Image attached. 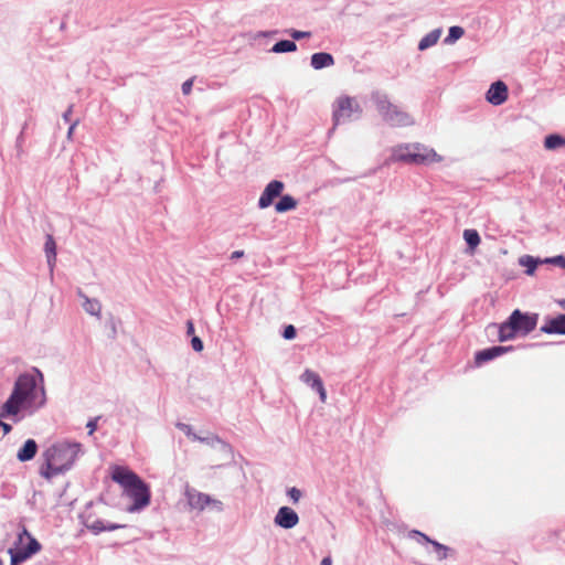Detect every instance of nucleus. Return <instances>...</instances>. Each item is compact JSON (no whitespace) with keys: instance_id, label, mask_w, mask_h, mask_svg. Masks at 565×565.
Wrapping results in <instances>:
<instances>
[{"instance_id":"nucleus-22","label":"nucleus","mask_w":565,"mask_h":565,"mask_svg":"<svg viewBox=\"0 0 565 565\" xmlns=\"http://www.w3.org/2000/svg\"><path fill=\"white\" fill-rule=\"evenodd\" d=\"M44 252L47 260V265L50 267L51 273L53 271V268L55 266L56 262V244L51 234L46 235V241L44 245Z\"/></svg>"},{"instance_id":"nucleus-30","label":"nucleus","mask_w":565,"mask_h":565,"mask_svg":"<svg viewBox=\"0 0 565 565\" xmlns=\"http://www.w3.org/2000/svg\"><path fill=\"white\" fill-rule=\"evenodd\" d=\"M463 238L470 248H476L480 243V236L476 230H465Z\"/></svg>"},{"instance_id":"nucleus-47","label":"nucleus","mask_w":565,"mask_h":565,"mask_svg":"<svg viewBox=\"0 0 565 565\" xmlns=\"http://www.w3.org/2000/svg\"><path fill=\"white\" fill-rule=\"evenodd\" d=\"M0 565H3L2 561L0 559Z\"/></svg>"},{"instance_id":"nucleus-27","label":"nucleus","mask_w":565,"mask_h":565,"mask_svg":"<svg viewBox=\"0 0 565 565\" xmlns=\"http://www.w3.org/2000/svg\"><path fill=\"white\" fill-rule=\"evenodd\" d=\"M297 50V45L294 41L290 40H280L274 44L271 47V52L274 53H288L295 52Z\"/></svg>"},{"instance_id":"nucleus-16","label":"nucleus","mask_w":565,"mask_h":565,"mask_svg":"<svg viewBox=\"0 0 565 565\" xmlns=\"http://www.w3.org/2000/svg\"><path fill=\"white\" fill-rule=\"evenodd\" d=\"M84 524L94 534H99L100 532H104V531H114V530L121 529V527L126 526L124 524L104 522L102 520H93V521L86 520L84 522Z\"/></svg>"},{"instance_id":"nucleus-17","label":"nucleus","mask_w":565,"mask_h":565,"mask_svg":"<svg viewBox=\"0 0 565 565\" xmlns=\"http://www.w3.org/2000/svg\"><path fill=\"white\" fill-rule=\"evenodd\" d=\"M78 297L83 299V309L90 316L100 317L102 305L96 298L87 297L82 290L77 291Z\"/></svg>"},{"instance_id":"nucleus-18","label":"nucleus","mask_w":565,"mask_h":565,"mask_svg":"<svg viewBox=\"0 0 565 565\" xmlns=\"http://www.w3.org/2000/svg\"><path fill=\"white\" fill-rule=\"evenodd\" d=\"M38 451V444L34 439H28L23 446L19 449L17 458L21 462L33 459Z\"/></svg>"},{"instance_id":"nucleus-37","label":"nucleus","mask_w":565,"mask_h":565,"mask_svg":"<svg viewBox=\"0 0 565 565\" xmlns=\"http://www.w3.org/2000/svg\"><path fill=\"white\" fill-rule=\"evenodd\" d=\"M23 141H24V136H23V130H22L15 140V148H17V152H18L19 157L23 153Z\"/></svg>"},{"instance_id":"nucleus-7","label":"nucleus","mask_w":565,"mask_h":565,"mask_svg":"<svg viewBox=\"0 0 565 565\" xmlns=\"http://www.w3.org/2000/svg\"><path fill=\"white\" fill-rule=\"evenodd\" d=\"M362 114V108L359 102L354 97L341 96L333 105L332 120L333 126L329 134H332L335 127L341 124L351 120L352 118H359Z\"/></svg>"},{"instance_id":"nucleus-2","label":"nucleus","mask_w":565,"mask_h":565,"mask_svg":"<svg viewBox=\"0 0 565 565\" xmlns=\"http://www.w3.org/2000/svg\"><path fill=\"white\" fill-rule=\"evenodd\" d=\"M82 454V444L67 440L57 441L43 452L44 462L40 467V475L51 480L70 470Z\"/></svg>"},{"instance_id":"nucleus-41","label":"nucleus","mask_w":565,"mask_h":565,"mask_svg":"<svg viewBox=\"0 0 565 565\" xmlns=\"http://www.w3.org/2000/svg\"><path fill=\"white\" fill-rule=\"evenodd\" d=\"M0 427L3 429L4 434H9L12 430V426L2 420H0Z\"/></svg>"},{"instance_id":"nucleus-11","label":"nucleus","mask_w":565,"mask_h":565,"mask_svg":"<svg viewBox=\"0 0 565 565\" xmlns=\"http://www.w3.org/2000/svg\"><path fill=\"white\" fill-rule=\"evenodd\" d=\"M274 522L277 526L290 530L299 523L298 514L289 507L278 509Z\"/></svg>"},{"instance_id":"nucleus-24","label":"nucleus","mask_w":565,"mask_h":565,"mask_svg":"<svg viewBox=\"0 0 565 565\" xmlns=\"http://www.w3.org/2000/svg\"><path fill=\"white\" fill-rule=\"evenodd\" d=\"M515 335H516V332L513 328V324L511 323V316H510L505 322H503L499 326L498 338H499V341L504 342V341L514 339Z\"/></svg>"},{"instance_id":"nucleus-33","label":"nucleus","mask_w":565,"mask_h":565,"mask_svg":"<svg viewBox=\"0 0 565 565\" xmlns=\"http://www.w3.org/2000/svg\"><path fill=\"white\" fill-rule=\"evenodd\" d=\"M544 263L553 264V265H558V266L565 268V257L562 256V255L550 257V258H545Z\"/></svg>"},{"instance_id":"nucleus-40","label":"nucleus","mask_w":565,"mask_h":565,"mask_svg":"<svg viewBox=\"0 0 565 565\" xmlns=\"http://www.w3.org/2000/svg\"><path fill=\"white\" fill-rule=\"evenodd\" d=\"M194 333V324L191 320H188L186 322V334L188 335H193Z\"/></svg>"},{"instance_id":"nucleus-36","label":"nucleus","mask_w":565,"mask_h":565,"mask_svg":"<svg viewBox=\"0 0 565 565\" xmlns=\"http://www.w3.org/2000/svg\"><path fill=\"white\" fill-rule=\"evenodd\" d=\"M191 345L195 352H201L204 348L203 341L199 337H195V335H193L191 339Z\"/></svg>"},{"instance_id":"nucleus-14","label":"nucleus","mask_w":565,"mask_h":565,"mask_svg":"<svg viewBox=\"0 0 565 565\" xmlns=\"http://www.w3.org/2000/svg\"><path fill=\"white\" fill-rule=\"evenodd\" d=\"M193 440H198L200 443L209 445L212 448H215V449L220 450L227 458L232 457L233 451H232L231 446L227 443H225L224 440H222L216 435H210V436H206V437H201L199 435H193Z\"/></svg>"},{"instance_id":"nucleus-26","label":"nucleus","mask_w":565,"mask_h":565,"mask_svg":"<svg viewBox=\"0 0 565 565\" xmlns=\"http://www.w3.org/2000/svg\"><path fill=\"white\" fill-rule=\"evenodd\" d=\"M297 206V201L291 195H282L280 200L276 203L275 210L278 213L288 212L294 210Z\"/></svg>"},{"instance_id":"nucleus-44","label":"nucleus","mask_w":565,"mask_h":565,"mask_svg":"<svg viewBox=\"0 0 565 565\" xmlns=\"http://www.w3.org/2000/svg\"><path fill=\"white\" fill-rule=\"evenodd\" d=\"M244 256L243 250H235L231 254V259H238Z\"/></svg>"},{"instance_id":"nucleus-31","label":"nucleus","mask_w":565,"mask_h":565,"mask_svg":"<svg viewBox=\"0 0 565 565\" xmlns=\"http://www.w3.org/2000/svg\"><path fill=\"white\" fill-rule=\"evenodd\" d=\"M288 33L294 40H297V41L311 36V32H309V31H298V30H294V29L289 30Z\"/></svg>"},{"instance_id":"nucleus-32","label":"nucleus","mask_w":565,"mask_h":565,"mask_svg":"<svg viewBox=\"0 0 565 565\" xmlns=\"http://www.w3.org/2000/svg\"><path fill=\"white\" fill-rule=\"evenodd\" d=\"M287 494L295 504L298 503L300 498L302 497L301 491L295 487L288 489Z\"/></svg>"},{"instance_id":"nucleus-29","label":"nucleus","mask_w":565,"mask_h":565,"mask_svg":"<svg viewBox=\"0 0 565 565\" xmlns=\"http://www.w3.org/2000/svg\"><path fill=\"white\" fill-rule=\"evenodd\" d=\"M465 34V30L461 26L454 25L449 28L448 35L445 38V44H454Z\"/></svg>"},{"instance_id":"nucleus-13","label":"nucleus","mask_w":565,"mask_h":565,"mask_svg":"<svg viewBox=\"0 0 565 565\" xmlns=\"http://www.w3.org/2000/svg\"><path fill=\"white\" fill-rule=\"evenodd\" d=\"M300 380L309 385L312 390H315L318 394H319V397H320V401L322 403L326 402L327 399V392L324 390V386H323V383H322V380L321 377L319 376L318 373L307 369L300 376Z\"/></svg>"},{"instance_id":"nucleus-46","label":"nucleus","mask_w":565,"mask_h":565,"mask_svg":"<svg viewBox=\"0 0 565 565\" xmlns=\"http://www.w3.org/2000/svg\"><path fill=\"white\" fill-rule=\"evenodd\" d=\"M35 371H36L38 375L40 376V379L42 381L43 380V374L38 369H35Z\"/></svg>"},{"instance_id":"nucleus-43","label":"nucleus","mask_w":565,"mask_h":565,"mask_svg":"<svg viewBox=\"0 0 565 565\" xmlns=\"http://www.w3.org/2000/svg\"><path fill=\"white\" fill-rule=\"evenodd\" d=\"M72 111H73V106L71 105L67 110L63 114V119L65 121H70L71 119V115H72Z\"/></svg>"},{"instance_id":"nucleus-20","label":"nucleus","mask_w":565,"mask_h":565,"mask_svg":"<svg viewBox=\"0 0 565 565\" xmlns=\"http://www.w3.org/2000/svg\"><path fill=\"white\" fill-rule=\"evenodd\" d=\"M541 331L544 333L565 334V315H559L556 318L545 323Z\"/></svg>"},{"instance_id":"nucleus-12","label":"nucleus","mask_w":565,"mask_h":565,"mask_svg":"<svg viewBox=\"0 0 565 565\" xmlns=\"http://www.w3.org/2000/svg\"><path fill=\"white\" fill-rule=\"evenodd\" d=\"M486 99L494 106L502 105L508 99V86L502 81L492 83L487 92Z\"/></svg>"},{"instance_id":"nucleus-42","label":"nucleus","mask_w":565,"mask_h":565,"mask_svg":"<svg viewBox=\"0 0 565 565\" xmlns=\"http://www.w3.org/2000/svg\"><path fill=\"white\" fill-rule=\"evenodd\" d=\"M78 120H75L73 124H71L68 131H67V138L71 139L73 136V132L75 130V127L77 126Z\"/></svg>"},{"instance_id":"nucleus-28","label":"nucleus","mask_w":565,"mask_h":565,"mask_svg":"<svg viewBox=\"0 0 565 565\" xmlns=\"http://www.w3.org/2000/svg\"><path fill=\"white\" fill-rule=\"evenodd\" d=\"M565 146V138L559 136V135H556V134H553V135H548L545 137V140H544V147L548 150H555L557 148H561Z\"/></svg>"},{"instance_id":"nucleus-34","label":"nucleus","mask_w":565,"mask_h":565,"mask_svg":"<svg viewBox=\"0 0 565 565\" xmlns=\"http://www.w3.org/2000/svg\"><path fill=\"white\" fill-rule=\"evenodd\" d=\"M296 334H297V330L292 324L285 327L282 337L286 340H292L296 337Z\"/></svg>"},{"instance_id":"nucleus-8","label":"nucleus","mask_w":565,"mask_h":565,"mask_svg":"<svg viewBox=\"0 0 565 565\" xmlns=\"http://www.w3.org/2000/svg\"><path fill=\"white\" fill-rule=\"evenodd\" d=\"M183 497L186 501L189 511L203 512L206 508L216 512L223 511L222 501L212 498L211 495L196 490L189 484L185 486Z\"/></svg>"},{"instance_id":"nucleus-9","label":"nucleus","mask_w":565,"mask_h":565,"mask_svg":"<svg viewBox=\"0 0 565 565\" xmlns=\"http://www.w3.org/2000/svg\"><path fill=\"white\" fill-rule=\"evenodd\" d=\"M511 323L516 334L521 333L526 335L536 328L537 315L523 313L519 309H515L511 313Z\"/></svg>"},{"instance_id":"nucleus-1","label":"nucleus","mask_w":565,"mask_h":565,"mask_svg":"<svg viewBox=\"0 0 565 565\" xmlns=\"http://www.w3.org/2000/svg\"><path fill=\"white\" fill-rule=\"evenodd\" d=\"M45 403L44 387L38 388L34 375L24 373L15 380L13 390L1 407L0 417L15 416L24 407H42Z\"/></svg>"},{"instance_id":"nucleus-23","label":"nucleus","mask_w":565,"mask_h":565,"mask_svg":"<svg viewBox=\"0 0 565 565\" xmlns=\"http://www.w3.org/2000/svg\"><path fill=\"white\" fill-rule=\"evenodd\" d=\"M441 32H443V30L440 28H438V29H435V30L430 31L429 33H427L419 41L418 50L419 51H425V50L434 46L438 42V40H439V38L441 35Z\"/></svg>"},{"instance_id":"nucleus-25","label":"nucleus","mask_w":565,"mask_h":565,"mask_svg":"<svg viewBox=\"0 0 565 565\" xmlns=\"http://www.w3.org/2000/svg\"><path fill=\"white\" fill-rule=\"evenodd\" d=\"M544 263V260H541L539 258H534L530 255H524L520 257L519 264L523 267H525V274L529 276H532L537 267L539 264Z\"/></svg>"},{"instance_id":"nucleus-39","label":"nucleus","mask_w":565,"mask_h":565,"mask_svg":"<svg viewBox=\"0 0 565 565\" xmlns=\"http://www.w3.org/2000/svg\"><path fill=\"white\" fill-rule=\"evenodd\" d=\"M88 435H92L97 428V419H90L87 425Z\"/></svg>"},{"instance_id":"nucleus-38","label":"nucleus","mask_w":565,"mask_h":565,"mask_svg":"<svg viewBox=\"0 0 565 565\" xmlns=\"http://www.w3.org/2000/svg\"><path fill=\"white\" fill-rule=\"evenodd\" d=\"M192 86H193V79H188L185 81L183 84H182V93L184 95H188L191 93V89H192Z\"/></svg>"},{"instance_id":"nucleus-10","label":"nucleus","mask_w":565,"mask_h":565,"mask_svg":"<svg viewBox=\"0 0 565 565\" xmlns=\"http://www.w3.org/2000/svg\"><path fill=\"white\" fill-rule=\"evenodd\" d=\"M284 190V183L278 180L270 181L265 190L263 191L259 200L258 206L260 209H266L270 206L276 198H278Z\"/></svg>"},{"instance_id":"nucleus-45","label":"nucleus","mask_w":565,"mask_h":565,"mask_svg":"<svg viewBox=\"0 0 565 565\" xmlns=\"http://www.w3.org/2000/svg\"><path fill=\"white\" fill-rule=\"evenodd\" d=\"M320 565H332V559L330 556H327L324 558H322Z\"/></svg>"},{"instance_id":"nucleus-21","label":"nucleus","mask_w":565,"mask_h":565,"mask_svg":"<svg viewBox=\"0 0 565 565\" xmlns=\"http://www.w3.org/2000/svg\"><path fill=\"white\" fill-rule=\"evenodd\" d=\"M413 536H418L419 537V541L418 542H426V543H430L434 548H435V552L437 554V558L439 561L441 559H445L447 557V553H448V547L436 542V541H433L430 540L427 535H425L424 533L419 532V531H412L411 533Z\"/></svg>"},{"instance_id":"nucleus-3","label":"nucleus","mask_w":565,"mask_h":565,"mask_svg":"<svg viewBox=\"0 0 565 565\" xmlns=\"http://www.w3.org/2000/svg\"><path fill=\"white\" fill-rule=\"evenodd\" d=\"M113 480L124 488V492L134 503L128 507V512H137L150 503V490L147 483L134 471L116 467L113 471Z\"/></svg>"},{"instance_id":"nucleus-5","label":"nucleus","mask_w":565,"mask_h":565,"mask_svg":"<svg viewBox=\"0 0 565 565\" xmlns=\"http://www.w3.org/2000/svg\"><path fill=\"white\" fill-rule=\"evenodd\" d=\"M372 102L375 104L376 110L382 119L392 127H406L414 125L413 117L401 109L398 106L392 104L386 94L382 92H373L371 95Z\"/></svg>"},{"instance_id":"nucleus-19","label":"nucleus","mask_w":565,"mask_h":565,"mask_svg":"<svg viewBox=\"0 0 565 565\" xmlns=\"http://www.w3.org/2000/svg\"><path fill=\"white\" fill-rule=\"evenodd\" d=\"M310 64L315 70H322L334 64V58L330 53L319 52L311 55Z\"/></svg>"},{"instance_id":"nucleus-35","label":"nucleus","mask_w":565,"mask_h":565,"mask_svg":"<svg viewBox=\"0 0 565 565\" xmlns=\"http://www.w3.org/2000/svg\"><path fill=\"white\" fill-rule=\"evenodd\" d=\"M177 428L183 431L188 437H191L193 439V435H196L193 433L192 427L189 424L184 423H177Z\"/></svg>"},{"instance_id":"nucleus-6","label":"nucleus","mask_w":565,"mask_h":565,"mask_svg":"<svg viewBox=\"0 0 565 565\" xmlns=\"http://www.w3.org/2000/svg\"><path fill=\"white\" fill-rule=\"evenodd\" d=\"M17 547L10 548V565H20L41 550V544L22 526L18 534Z\"/></svg>"},{"instance_id":"nucleus-15","label":"nucleus","mask_w":565,"mask_h":565,"mask_svg":"<svg viewBox=\"0 0 565 565\" xmlns=\"http://www.w3.org/2000/svg\"><path fill=\"white\" fill-rule=\"evenodd\" d=\"M512 350V347H491L481 351H478L475 355L476 364L482 365L483 363L491 361L501 354Z\"/></svg>"},{"instance_id":"nucleus-4","label":"nucleus","mask_w":565,"mask_h":565,"mask_svg":"<svg viewBox=\"0 0 565 565\" xmlns=\"http://www.w3.org/2000/svg\"><path fill=\"white\" fill-rule=\"evenodd\" d=\"M391 162L402 161L414 164H427L441 161V157L422 143L399 145L392 149Z\"/></svg>"}]
</instances>
